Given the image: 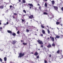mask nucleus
I'll return each mask as SVG.
<instances>
[{"label":"nucleus","mask_w":63,"mask_h":63,"mask_svg":"<svg viewBox=\"0 0 63 63\" xmlns=\"http://www.w3.org/2000/svg\"><path fill=\"white\" fill-rule=\"evenodd\" d=\"M13 16V18H15V17L14 16Z\"/></svg>","instance_id":"nucleus-50"},{"label":"nucleus","mask_w":63,"mask_h":63,"mask_svg":"<svg viewBox=\"0 0 63 63\" xmlns=\"http://www.w3.org/2000/svg\"><path fill=\"white\" fill-rule=\"evenodd\" d=\"M54 7L56 10H57L58 9V7L56 6H54Z\"/></svg>","instance_id":"nucleus-3"},{"label":"nucleus","mask_w":63,"mask_h":63,"mask_svg":"<svg viewBox=\"0 0 63 63\" xmlns=\"http://www.w3.org/2000/svg\"><path fill=\"white\" fill-rule=\"evenodd\" d=\"M37 58H39V56H37L36 57Z\"/></svg>","instance_id":"nucleus-35"},{"label":"nucleus","mask_w":63,"mask_h":63,"mask_svg":"<svg viewBox=\"0 0 63 63\" xmlns=\"http://www.w3.org/2000/svg\"><path fill=\"white\" fill-rule=\"evenodd\" d=\"M29 18L32 19L33 17V16L32 15L31 16H29Z\"/></svg>","instance_id":"nucleus-6"},{"label":"nucleus","mask_w":63,"mask_h":63,"mask_svg":"<svg viewBox=\"0 0 63 63\" xmlns=\"http://www.w3.org/2000/svg\"><path fill=\"white\" fill-rule=\"evenodd\" d=\"M47 31L48 32V34H50V31H49V30L48 29L47 30Z\"/></svg>","instance_id":"nucleus-14"},{"label":"nucleus","mask_w":63,"mask_h":63,"mask_svg":"<svg viewBox=\"0 0 63 63\" xmlns=\"http://www.w3.org/2000/svg\"><path fill=\"white\" fill-rule=\"evenodd\" d=\"M44 47V46L43 45H42L41 46V47Z\"/></svg>","instance_id":"nucleus-36"},{"label":"nucleus","mask_w":63,"mask_h":63,"mask_svg":"<svg viewBox=\"0 0 63 63\" xmlns=\"http://www.w3.org/2000/svg\"><path fill=\"white\" fill-rule=\"evenodd\" d=\"M49 39V37H48L47 38V40H48Z\"/></svg>","instance_id":"nucleus-53"},{"label":"nucleus","mask_w":63,"mask_h":63,"mask_svg":"<svg viewBox=\"0 0 63 63\" xmlns=\"http://www.w3.org/2000/svg\"><path fill=\"white\" fill-rule=\"evenodd\" d=\"M31 53H32V54H33V52H32Z\"/></svg>","instance_id":"nucleus-60"},{"label":"nucleus","mask_w":63,"mask_h":63,"mask_svg":"<svg viewBox=\"0 0 63 63\" xmlns=\"http://www.w3.org/2000/svg\"><path fill=\"white\" fill-rule=\"evenodd\" d=\"M17 33L18 34H19V31H18L17 32Z\"/></svg>","instance_id":"nucleus-30"},{"label":"nucleus","mask_w":63,"mask_h":63,"mask_svg":"<svg viewBox=\"0 0 63 63\" xmlns=\"http://www.w3.org/2000/svg\"><path fill=\"white\" fill-rule=\"evenodd\" d=\"M5 12L6 13H8V10L6 11Z\"/></svg>","instance_id":"nucleus-40"},{"label":"nucleus","mask_w":63,"mask_h":63,"mask_svg":"<svg viewBox=\"0 0 63 63\" xmlns=\"http://www.w3.org/2000/svg\"><path fill=\"white\" fill-rule=\"evenodd\" d=\"M43 14L44 15H47V13L46 12H44Z\"/></svg>","instance_id":"nucleus-21"},{"label":"nucleus","mask_w":63,"mask_h":63,"mask_svg":"<svg viewBox=\"0 0 63 63\" xmlns=\"http://www.w3.org/2000/svg\"><path fill=\"white\" fill-rule=\"evenodd\" d=\"M13 9H15V7H13Z\"/></svg>","instance_id":"nucleus-52"},{"label":"nucleus","mask_w":63,"mask_h":63,"mask_svg":"<svg viewBox=\"0 0 63 63\" xmlns=\"http://www.w3.org/2000/svg\"><path fill=\"white\" fill-rule=\"evenodd\" d=\"M23 45H27V43H23Z\"/></svg>","instance_id":"nucleus-25"},{"label":"nucleus","mask_w":63,"mask_h":63,"mask_svg":"<svg viewBox=\"0 0 63 63\" xmlns=\"http://www.w3.org/2000/svg\"><path fill=\"white\" fill-rule=\"evenodd\" d=\"M52 16L51 17H50L49 18H50L51 19V18H52H52H53V17H54V16H53V15H52V16L50 15V16Z\"/></svg>","instance_id":"nucleus-9"},{"label":"nucleus","mask_w":63,"mask_h":63,"mask_svg":"<svg viewBox=\"0 0 63 63\" xmlns=\"http://www.w3.org/2000/svg\"><path fill=\"white\" fill-rule=\"evenodd\" d=\"M41 27L42 28H44V26L42 25H41Z\"/></svg>","instance_id":"nucleus-23"},{"label":"nucleus","mask_w":63,"mask_h":63,"mask_svg":"<svg viewBox=\"0 0 63 63\" xmlns=\"http://www.w3.org/2000/svg\"><path fill=\"white\" fill-rule=\"evenodd\" d=\"M44 1H47V0H43Z\"/></svg>","instance_id":"nucleus-41"},{"label":"nucleus","mask_w":63,"mask_h":63,"mask_svg":"<svg viewBox=\"0 0 63 63\" xmlns=\"http://www.w3.org/2000/svg\"><path fill=\"white\" fill-rule=\"evenodd\" d=\"M30 9H31V7H30Z\"/></svg>","instance_id":"nucleus-57"},{"label":"nucleus","mask_w":63,"mask_h":63,"mask_svg":"<svg viewBox=\"0 0 63 63\" xmlns=\"http://www.w3.org/2000/svg\"><path fill=\"white\" fill-rule=\"evenodd\" d=\"M23 3H25V0H23Z\"/></svg>","instance_id":"nucleus-29"},{"label":"nucleus","mask_w":63,"mask_h":63,"mask_svg":"<svg viewBox=\"0 0 63 63\" xmlns=\"http://www.w3.org/2000/svg\"><path fill=\"white\" fill-rule=\"evenodd\" d=\"M47 47H48V48H49L50 47H51V45H49L48 46H47Z\"/></svg>","instance_id":"nucleus-19"},{"label":"nucleus","mask_w":63,"mask_h":63,"mask_svg":"<svg viewBox=\"0 0 63 63\" xmlns=\"http://www.w3.org/2000/svg\"><path fill=\"white\" fill-rule=\"evenodd\" d=\"M22 22H24V20L23 19H22Z\"/></svg>","instance_id":"nucleus-34"},{"label":"nucleus","mask_w":63,"mask_h":63,"mask_svg":"<svg viewBox=\"0 0 63 63\" xmlns=\"http://www.w3.org/2000/svg\"><path fill=\"white\" fill-rule=\"evenodd\" d=\"M16 21H18V20H17V19H16Z\"/></svg>","instance_id":"nucleus-47"},{"label":"nucleus","mask_w":63,"mask_h":63,"mask_svg":"<svg viewBox=\"0 0 63 63\" xmlns=\"http://www.w3.org/2000/svg\"><path fill=\"white\" fill-rule=\"evenodd\" d=\"M50 29H52V30L53 29V28H51V27H50Z\"/></svg>","instance_id":"nucleus-43"},{"label":"nucleus","mask_w":63,"mask_h":63,"mask_svg":"<svg viewBox=\"0 0 63 63\" xmlns=\"http://www.w3.org/2000/svg\"><path fill=\"white\" fill-rule=\"evenodd\" d=\"M61 10H62L63 11V7H62L61 9Z\"/></svg>","instance_id":"nucleus-39"},{"label":"nucleus","mask_w":63,"mask_h":63,"mask_svg":"<svg viewBox=\"0 0 63 63\" xmlns=\"http://www.w3.org/2000/svg\"><path fill=\"white\" fill-rule=\"evenodd\" d=\"M19 2H21V0H19Z\"/></svg>","instance_id":"nucleus-54"},{"label":"nucleus","mask_w":63,"mask_h":63,"mask_svg":"<svg viewBox=\"0 0 63 63\" xmlns=\"http://www.w3.org/2000/svg\"><path fill=\"white\" fill-rule=\"evenodd\" d=\"M16 40L15 41H13V45H15L16 43Z\"/></svg>","instance_id":"nucleus-4"},{"label":"nucleus","mask_w":63,"mask_h":63,"mask_svg":"<svg viewBox=\"0 0 63 63\" xmlns=\"http://www.w3.org/2000/svg\"><path fill=\"white\" fill-rule=\"evenodd\" d=\"M44 62L45 63H47V61L46 60H45Z\"/></svg>","instance_id":"nucleus-32"},{"label":"nucleus","mask_w":63,"mask_h":63,"mask_svg":"<svg viewBox=\"0 0 63 63\" xmlns=\"http://www.w3.org/2000/svg\"><path fill=\"white\" fill-rule=\"evenodd\" d=\"M21 42H23V41L22 40H21Z\"/></svg>","instance_id":"nucleus-58"},{"label":"nucleus","mask_w":63,"mask_h":63,"mask_svg":"<svg viewBox=\"0 0 63 63\" xmlns=\"http://www.w3.org/2000/svg\"><path fill=\"white\" fill-rule=\"evenodd\" d=\"M19 15H20H20H21V14H19Z\"/></svg>","instance_id":"nucleus-63"},{"label":"nucleus","mask_w":63,"mask_h":63,"mask_svg":"<svg viewBox=\"0 0 63 63\" xmlns=\"http://www.w3.org/2000/svg\"><path fill=\"white\" fill-rule=\"evenodd\" d=\"M60 52V51H59V50H58L57 51V53H59Z\"/></svg>","instance_id":"nucleus-31"},{"label":"nucleus","mask_w":63,"mask_h":63,"mask_svg":"<svg viewBox=\"0 0 63 63\" xmlns=\"http://www.w3.org/2000/svg\"><path fill=\"white\" fill-rule=\"evenodd\" d=\"M51 39V40L52 41V42H54V38L53 37H52Z\"/></svg>","instance_id":"nucleus-12"},{"label":"nucleus","mask_w":63,"mask_h":63,"mask_svg":"<svg viewBox=\"0 0 63 63\" xmlns=\"http://www.w3.org/2000/svg\"><path fill=\"white\" fill-rule=\"evenodd\" d=\"M37 42H38L39 44H41V45H43V42L42 41L39 40L37 41Z\"/></svg>","instance_id":"nucleus-2"},{"label":"nucleus","mask_w":63,"mask_h":63,"mask_svg":"<svg viewBox=\"0 0 63 63\" xmlns=\"http://www.w3.org/2000/svg\"><path fill=\"white\" fill-rule=\"evenodd\" d=\"M30 6H31V7H33V4H31L29 3L28 4Z\"/></svg>","instance_id":"nucleus-11"},{"label":"nucleus","mask_w":63,"mask_h":63,"mask_svg":"<svg viewBox=\"0 0 63 63\" xmlns=\"http://www.w3.org/2000/svg\"><path fill=\"white\" fill-rule=\"evenodd\" d=\"M39 9L40 10H41V6H39Z\"/></svg>","instance_id":"nucleus-33"},{"label":"nucleus","mask_w":63,"mask_h":63,"mask_svg":"<svg viewBox=\"0 0 63 63\" xmlns=\"http://www.w3.org/2000/svg\"><path fill=\"white\" fill-rule=\"evenodd\" d=\"M60 38V36H56V37L55 38V39H56V38H57L58 39H59V38Z\"/></svg>","instance_id":"nucleus-7"},{"label":"nucleus","mask_w":63,"mask_h":63,"mask_svg":"<svg viewBox=\"0 0 63 63\" xmlns=\"http://www.w3.org/2000/svg\"><path fill=\"white\" fill-rule=\"evenodd\" d=\"M4 25H7V24H6L5 23L4 24Z\"/></svg>","instance_id":"nucleus-51"},{"label":"nucleus","mask_w":63,"mask_h":63,"mask_svg":"<svg viewBox=\"0 0 63 63\" xmlns=\"http://www.w3.org/2000/svg\"><path fill=\"white\" fill-rule=\"evenodd\" d=\"M26 31V32H29V30H28L27 29Z\"/></svg>","instance_id":"nucleus-27"},{"label":"nucleus","mask_w":63,"mask_h":63,"mask_svg":"<svg viewBox=\"0 0 63 63\" xmlns=\"http://www.w3.org/2000/svg\"><path fill=\"white\" fill-rule=\"evenodd\" d=\"M0 30L1 31V30H2V28L1 27H0Z\"/></svg>","instance_id":"nucleus-37"},{"label":"nucleus","mask_w":63,"mask_h":63,"mask_svg":"<svg viewBox=\"0 0 63 63\" xmlns=\"http://www.w3.org/2000/svg\"><path fill=\"white\" fill-rule=\"evenodd\" d=\"M51 56L50 55L49 56V57H51Z\"/></svg>","instance_id":"nucleus-45"},{"label":"nucleus","mask_w":63,"mask_h":63,"mask_svg":"<svg viewBox=\"0 0 63 63\" xmlns=\"http://www.w3.org/2000/svg\"><path fill=\"white\" fill-rule=\"evenodd\" d=\"M10 8H12L13 6L12 5H10Z\"/></svg>","instance_id":"nucleus-38"},{"label":"nucleus","mask_w":63,"mask_h":63,"mask_svg":"<svg viewBox=\"0 0 63 63\" xmlns=\"http://www.w3.org/2000/svg\"><path fill=\"white\" fill-rule=\"evenodd\" d=\"M60 23L58 22H56V24H57V25H58V24H59Z\"/></svg>","instance_id":"nucleus-18"},{"label":"nucleus","mask_w":63,"mask_h":63,"mask_svg":"<svg viewBox=\"0 0 63 63\" xmlns=\"http://www.w3.org/2000/svg\"><path fill=\"white\" fill-rule=\"evenodd\" d=\"M14 15L15 16H16V15H17V14L16 13H14Z\"/></svg>","instance_id":"nucleus-28"},{"label":"nucleus","mask_w":63,"mask_h":63,"mask_svg":"<svg viewBox=\"0 0 63 63\" xmlns=\"http://www.w3.org/2000/svg\"><path fill=\"white\" fill-rule=\"evenodd\" d=\"M12 35L13 36H16V34L15 33H13L12 34Z\"/></svg>","instance_id":"nucleus-20"},{"label":"nucleus","mask_w":63,"mask_h":63,"mask_svg":"<svg viewBox=\"0 0 63 63\" xmlns=\"http://www.w3.org/2000/svg\"><path fill=\"white\" fill-rule=\"evenodd\" d=\"M6 24H9V22H7V23H6Z\"/></svg>","instance_id":"nucleus-42"},{"label":"nucleus","mask_w":63,"mask_h":63,"mask_svg":"<svg viewBox=\"0 0 63 63\" xmlns=\"http://www.w3.org/2000/svg\"><path fill=\"white\" fill-rule=\"evenodd\" d=\"M38 6H40V4H38Z\"/></svg>","instance_id":"nucleus-56"},{"label":"nucleus","mask_w":63,"mask_h":63,"mask_svg":"<svg viewBox=\"0 0 63 63\" xmlns=\"http://www.w3.org/2000/svg\"><path fill=\"white\" fill-rule=\"evenodd\" d=\"M7 32H8V33H10V34H11L12 33V32L11 31L9 30H8Z\"/></svg>","instance_id":"nucleus-10"},{"label":"nucleus","mask_w":63,"mask_h":63,"mask_svg":"<svg viewBox=\"0 0 63 63\" xmlns=\"http://www.w3.org/2000/svg\"><path fill=\"white\" fill-rule=\"evenodd\" d=\"M61 18H59V20H61Z\"/></svg>","instance_id":"nucleus-46"},{"label":"nucleus","mask_w":63,"mask_h":63,"mask_svg":"<svg viewBox=\"0 0 63 63\" xmlns=\"http://www.w3.org/2000/svg\"><path fill=\"white\" fill-rule=\"evenodd\" d=\"M2 60H2V59H1V58H0V62H2Z\"/></svg>","instance_id":"nucleus-26"},{"label":"nucleus","mask_w":63,"mask_h":63,"mask_svg":"<svg viewBox=\"0 0 63 63\" xmlns=\"http://www.w3.org/2000/svg\"><path fill=\"white\" fill-rule=\"evenodd\" d=\"M41 36H43V34H41Z\"/></svg>","instance_id":"nucleus-44"},{"label":"nucleus","mask_w":63,"mask_h":63,"mask_svg":"<svg viewBox=\"0 0 63 63\" xmlns=\"http://www.w3.org/2000/svg\"><path fill=\"white\" fill-rule=\"evenodd\" d=\"M25 54L24 53H23L22 54V53H20L19 54V55L18 56V57H22Z\"/></svg>","instance_id":"nucleus-1"},{"label":"nucleus","mask_w":63,"mask_h":63,"mask_svg":"<svg viewBox=\"0 0 63 63\" xmlns=\"http://www.w3.org/2000/svg\"><path fill=\"white\" fill-rule=\"evenodd\" d=\"M42 32L43 34H45V31L44 30H43L42 31Z\"/></svg>","instance_id":"nucleus-16"},{"label":"nucleus","mask_w":63,"mask_h":63,"mask_svg":"<svg viewBox=\"0 0 63 63\" xmlns=\"http://www.w3.org/2000/svg\"><path fill=\"white\" fill-rule=\"evenodd\" d=\"M26 16V15H23V16Z\"/></svg>","instance_id":"nucleus-48"},{"label":"nucleus","mask_w":63,"mask_h":63,"mask_svg":"<svg viewBox=\"0 0 63 63\" xmlns=\"http://www.w3.org/2000/svg\"><path fill=\"white\" fill-rule=\"evenodd\" d=\"M60 25L61 26H62V24H60Z\"/></svg>","instance_id":"nucleus-59"},{"label":"nucleus","mask_w":63,"mask_h":63,"mask_svg":"<svg viewBox=\"0 0 63 63\" xmlns=\"http://www.w3.org/2000/svg\"><path fill=\"white\" fill-rule=\"evenodd\" d=\"M38 54V53L37 52H35V53L34 54V55H35V56H37Z\"/></svg>","instance_id":"nucleus-5"},{"label":"nucleus","mask_w":63,"mask_h":63,"mask_svg":"<svg viewBox=\"0 0 63 63\" xmlns=\"http://www.w3.org/2000/svg\"><path fill=\"white\" fill-rule=\"evenodd\" d=\"M23 12H24V13H25V14H26V11L25 10H23Z\"/></svg>","instance_id":"nucleus-24"},{"label":"nucleus","mask_w":63,"mask_h":63,"mask_svg":"<svg viewBox=\"0 0 63 63\" xmlns=\"http://www.w3.org/2000/svg\"><path fill=\"white\" fill-rule=\"evenodd\" d=\"M1 23L0 22V25H1Z\"/></svg>","instance_id":"nucleus-61"},{"label":"nucleus","mask_w":63,"mask_h":63,"mask_svg":"<svg viewBox=\"0 0 63 63\" xmlns=\"http://www.w3.org/2000/svg\"><path fill=\"white\" fill-rule=\"evenodd\" d=\"M51 2L52 3V5H54L55 3V2H54V0H52V1H51Z\"/></svg>","instance_id":"nucleus-8"},{"label":"nucleus","mask_w":63,"mask_h":63,"mask_svg":"<svg viewBox=\"0 0 63 63\" xmlns=\"http://www.w3.org/2000/svg\"><path fill=\"white\" fill-rule=\"evenodd\" d=\"M45 7H46V8L47 7V3H45Z\"/></svg>","instance_id":"nucleus-17"},{"label":"nucleus","mask_w":63,"mask_h":63,"mask_svg":"<svg viewBox=\"0 0 63 63\" xmlns=\"http://www.w3.org/2000/svg\"><path fill=\"white\" fill-rule=\"evenodd\" d=\"M4 8V7L3 6H2V5H1V6H0V9H3Z\"/></svg>","instance_id":"nucleus-15"},{"label":"nucleus","mask_w":63,"mask_h":63,"mask_svg":"<svg viewBox=\"0 0 63 63\" xmlns=\"http://www.w3.org/2000/svg\"><path fill=\"white\" fill-rule=\"evenodd\" d=\"M50 38L52 39V37L51 36H50Z\"/></svg>","instance_id":"nucleus-49"},{"label":"nucleus","mask_w":63,"mask_h":63,"mask_svg":"<svg viewBox=\"0 0 63 63\" xmlns=\"http://www.w3.org/2000/svg\"><path fill=\"white\" fill-rule=\"evenodd\" d=\"M4 59L5 61H7V57H5L4 58Z\"/></svg>","instance_id":"nucleus-13"},{"label":"nucleus","mask_w":63,"mask_h":63,"mask_svg":"<svg viewBox=\"0 0 63 63\" xmlns=\"http://www.w3.org/2000/svg\"><path fill=\"white\" fill-rule=\"evenodd\" d=\"M47 27H48V28H49V27H48V26H47Z\"/></svg>","instance_id":"nucleus-55"},{"label":"nucleus","mask_w":63,"mask_h":63,"mask_svg":"<svg viewBox=\"0 0 63 63\" xmlns=\"http://www.w3.org/2000/svg\"><path fill=\"white\" fill-rule=\"evenodd\" d=\"M38 50H40V49H38Z\"/></svg>","instance_id":"nucleus-62"},{"label":"nucleus","mask_w":63,"mask_h":63,"mask_svg":"<svg viewBox=\"0 0 63 63\" xmlns=\"http://www.w3.org/2000/svg\"><path fill=\"white\" fill-rule=\"evenodd\" d=\"M55 44L54 43H53L52 44V46H53V47H55Z\"/></svg>","instance_id":"nucleus-22"},{"label":"nucleus","mask_w":63,"mask_h":63,"mask_svg":"<svg viewBox=\"0 0 63 63\" xmlns=\"http://www.w3.org/2000/svg\"><path fill=\"white\" fill-rule=\"evenodd\" d=\"M16 30H17V28H16Z\"/></svg>","instance_id":"nucleus-64"}]
</instances>
